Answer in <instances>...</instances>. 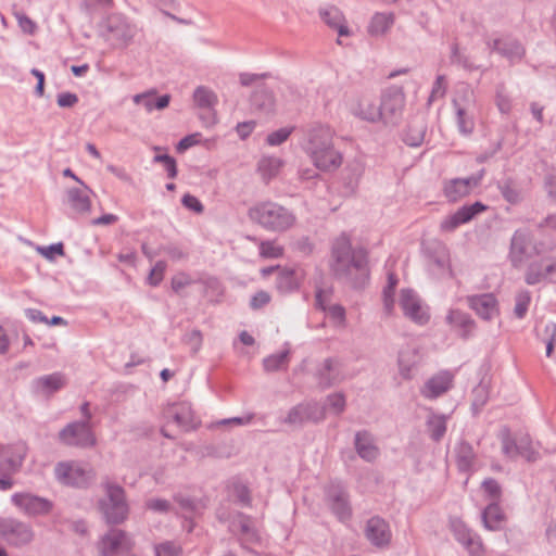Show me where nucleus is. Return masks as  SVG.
<instances>
[{
  "instance_id": "obj_55",
  "label": "nucleus",
  "mask_w": 556,
  "mask_h": 556,
  "mask_svg": "<svg viewBox=\"0 0 556 556\" xmlns=\"http://www.w3.org/2000/svg\"><path fill=\"white\" fill-rule=\"evenodd\" d=\"M155 556H181L182 547L173 542L165 541L154 546Z\"/></svg>"
},
{
  "instance_id": "obj_35",
  "label": "nucleus",
  "mask_w": 556,
  "mask_h": 556,
  "mask_svg": "<svg viewBox=\"0 0 556 556\" xmlns=\"http://www.w3.org/2000/svg\"><path fill=\"white\" fill-rule=\"evenodd\" d=\"M485 529L500 531L504 528L506 516L497 502H491L481 514Z\"/></svg>"
},
{
  "instance_id": "obj_46",
  "label": "nucleus",
  "mask_w": 556,
  "mask_h": 556,
  "mask_svg": "<svg viewBox=\"0 0 556 556\" xmlns=\"http://www.w3.org/2000/svg\"><path fill=\"white\" fill-rule=\"evenodd\" d=\"M353 114L364 121L375 123L380 121L379 108L377 109L375 104L362 101L354 109Z\"/></svg>"
},
{
  "instance_id": "obj_29",
  "label": "nucleus",
  "mask_w": 556,
  "mask_h": 556,
  "mask_svg": "<svg viewBox=\"0 0 556 556\" xmlns=\"http://www.w3.org/2000/svg\"><path fill=\"white\" fill-rule=\"evenodd\" d=\"M354 448L357 455L367 463H374L380 456V448L375 437L368 430H361L355 433Z\"/></svg>"
},
{
  "instance_id": "obj_28",
  "label": "nucleus",
  "mask_w": 556,
  "mask_h": 556,
  "mask_svg": "<svg viewBox=\"0 0 556 556\" xmlns=\"http://www.w3.org/2000/svg\"><path fill=\"white\" fill-rule=\"evenodd\" d=\"M454 375L448 370H442L428 379L421 389L424 397L434 400L452 389Z\"/></svg>"
},
{
  "instance_id": "obj_19",
  "label": "nucleus",
  "mask_w": 556,
  "mask_h": 556,
  "mask_svg": "<svg viewBox=\"0 0 556 556\" xmlns=\"http://www.w3.org/2000/svg\"><path fill=\"white\" fill-rule=\"evenodd\" d=\"M484 170L479 175L467 178H453L444 182L443 192L450 202H456L468 195L473 188L480 185Z\"/></svg>"
},
{
  "instance_id": "obj_47",
  "label": "nucleus",
  "mask_w": 556,
  "mask_h": 556,
  "mask_svg": "<svg viewBox=\"0 0 556 556\" xmlns=\"http://www.w3.org/2000/svg\"><path fill=\"white\" fill-rule=\"evenodd\" d=\"M393 24V17L390 14L377 13L372 16L368 26V31L371 35H382Z\"/></svg>"
},
{
  "instance_id": "obj_40",
  "label": "nucleus",
  "mask_w": 556,
  "mask_h": 556,
  "mask_svg": "<svg viewBox=\"0 0 556 556\" xmlns=\"http://www.w3.org/2000/svg\"><path fill=\"white\" fill-rule=\"evenodd\" d=\"M496 186L506 202L510 204H518L521 202V191L515 179L511 177H506L498 180Z\"/></svg>"
},
{
  "instance_id": "obj_17",
  "label": "nucleus",
  "mask_w": 556,
  "mask_h": 556,
  "mask_svg": "<svg viewBox=\"0 0 556 556\" xmlns=\"http://www.w3.org/2000/svg\"><path fill=\"white\" fill-rule=\"evenodd\" d=\"M325 418V407L317 402L301 403L292 407L285 422L289 425H303L307 421L319 422Z\"/></svg>"
},
{
  "instance_id": "obj_23",
  "label": "nucleus",
  "mask_w": 556,
  "mask_h": 556,
  "mask_svg": "<svg viewBox=\"0 0 556 556\" xmlns=\"http://www.w3.org/2000/svg\"><path fill=\"white\" fill-rule=\"evenodd\" d=\"M365 536L374 546L386 547L391 542L392 533L383 518L374 516L366 522Z\"/></svg>"
},
{
  "instance_id": "obj_12",
  "label": "nucleus",
  "mask_w": 556,
  "mask_h": 556,
  "mask_svg": "<svg viewBox=\"0 0 556 556\" xmlns=\"http://www.w3.org/2000/svg\"><path fill=\"white\" fill-rule=\"evenodd\" d=\"M485 43L491 52H495L502 58H505L510 64L521 62L526 54L523 45L511 35L489 38Z\"/></svg>"
},
{
  "instance_id": "obj_22",
  "label": "nucleus",
  "mask_w": 556,
  "mask_h": 556,
  "mask_svg": "<svg viewBox=\"0 0 556 556\" xmlns=\"http://www.w3.org/2000/svg\"><path fill=\"white\" fill-rule=\"evenodd\" d=\"M163 416L167 421L175 422L184 431L194 428V415L188 402L168 404L163 409Z\"/></svg>"
},
{
  "instance_id": "obj_42",
  "label": "nucleus",
  "mask_w": 556,
  "mask_h": 556,
  "mask_svg": "<svg viewBox=\"0 0 556 556\" xmlns=\"http://www.w3.org/2000/svg\"><path fill=\"white\" fill-rule=\"evenodd\" d=\"M282 166V161L276 156H263L258 161L257 169L265 181L276 177Z\"/></svg>"
},
{
  "instance_id": "obj_10",
  "label": "nucleus",
  "mask_w": 556,
  "mask_h": 556,
  "mask_svg": "<svg viewBox=\"0 0 556 556\" xmlns=\"http://www.w3.org/2000/svg\"><path fill=\"white\" fill-rule=\"evenodd\" d=\"M59 440L67 446L90 448L97 443L92 426H88L87 421H73L67 424L59 432Z\"/></svg>"
},
{
  "instance_id": "obj_3",
  "label": "nucleus",
  "mask_w": 556,
  "mask_h": 556,
  "mask_svg": "<svg viewBox=\"0 0 556 556\" xmlns=\"http://www.w3.org/2000/svg\"><path fill=\"white\" fill-rule=\"evenodd\" d=\"M101 486L104 496L99 500L98 507L104 520L109 525L123 523L129 513L124 488L109 478L102 481Z\"/></svg>"
},
{
  "instance_id": "obj_6",
  "label": "nucleus",
  "mask_w": 556,
  "mask_h": 556,
  "mask_svg": "<svg viewBox=\"0 0 556 556\" xmlns=\"http://www.w3.org/2000/svg\"><path fill=\"white\" fill-rule=\"evenodd\" d=\"M405 93L402 87L392 86L383 90L379 105L380 122L386 126H399L403 119Z\"/></svg>"
},
{
  "instance_id": "obj_33",
  "label": "nucleus",
  "mask_w": 556,
  "mask_h": 556,
  "mask_svg": "<svg viewBox=\"0 0 556 556\" xmlns=\"http://www.w3.org/2000/svg\"><path fill=\"white\" fill-rule=\"evenodd\" d=\"M303 275L293 268H281L276 278V288L282 293H291L299 289Z\"/></svg>"
},
{
  "instance_id": "obj_44",
  "label": "nucleus",
  "mask_w": 556,
  "mask_h": 556,
  "mask_svg": "<svg viewBox=\"0 0 556 556\" xmlns=\"http://www.w3.org/2000/svg\"><path fill=\"white\" fill-rule=\"evenodd\" d=\"M427 127L425 124H410L403 137V141L409 147H419L425 139Z\"/></svg>"
},
{
  "instance_id": "obj_26",
  "label": "nucleus",
  "mask_w": 556,
  "mask_h": 556,
  "mask_svg": "<svg viewBox=\"0 0 556 556\" xmlns=\"http://www.w3.org/2000/svg\"><path fill=\"white\" fill-rule=\"evenodd\" d=\"M466 301L468 306L484 320H491L498 314L497 299L493 293L468 295Z\"/></svg>"
},
{
  "instance_id": "obj_20",
  "label": "nucleus",
  "mask_w": 556,
  "mask_h": 556,
  "mask_svg": "<svg viewBox=\"0 0 556 556\" xmlns=\"http://www.w3.org/2000/svg\"><path fill=\"white\" fill-rule=\"evenodd\" d=\"M228 529L232 534L239 536L242 546L260 543L261 539L257 530L252 525V518L243 513L237 511L233 515Z\"/></svg>"
},
{
  "instance_id": "obj_7",
  "label": "nucleus",
  "mask_w": 556,
  "mask_h": 556,
  "mask_svg": "<svg viewBox=\"0 0 556 556\" xmlns=\"http://www.w3.org/2000/svg\"><path fill=\"white\" fill-rule=\"evenodd\" d=\"M421 247L428 271L435 278L451 277L447 247L439 240L424 241Z\"/></svg>"
},
{
  "instance_id": "obj_53",
  "label": "nucleus",
  "mask_w": 556,
  "mask_h": 556,
  "mask_svg": "<svg viewBox=\"0 0 556 556\" xmlns=\"http://www.w3.org/2000/svg\"><path fill=\"white\" fill-rule=\"evenodd\" d=\"M543 262L531 263L526 271L525 281L529 286H535L543 282Z\"/></svg>"
},
{
  "instance_id": "obj_9",
  "label": "nucleus",
  "mask_w": 556,
  "mask_h": 556,
  "mask_svg": "<svg viewBox=\"0 0 556 556\" xmlns=\"http://www.w3.org/2000/svg\"><path fill=\"white\" fill-rule=\"evenodd\" d=\"M453 106L455 109L456 124L459 132L465 136L472 134L475 129L473 91L468 86L459 89L457 96L453 99Z\"/></svg>"
},
{
  "instance_id": "obj_30",
  "label": "nucleus",
  "mask_w": 556,
  "mask_h": 556,
  "mask_svg": "<svg viewBox=\"0 0 556 556\" xmlns=\"http://www.w3.org/2000/svg\"><path fill=\"white\" fill-rule=\"evenodd\" d=\"M446 323L451 328L463 339H469L476 330V321L472 317L460 309H450L446 317Z\"/></svg>"
},
{
  "instance_id": "obj_61",
  "label": "nucleus",
  "mask_w": 556,
  "mask_h": 556,
  "mask_svg": "<svg viewBox=\"0 0 556 556\" xmlns=\"http://www.w3.org/2000/svg\"><path fill=\"white\" fill-rule=\"evenodd\" d=\"M166 270V263L164 261H157L148 276V283L152 287H156L161 283Z\"/></svg>"
},
{
  "instance_id": "obj_62",
  "label": "nucleus",
  "mask_w": 556,
  "mask_h": 556,
  "mask_svg": "<svg viewBox=\"0 0 556 556\" xmlns=\"http://www.w3.org/2000/svg\"><path fill=\"white\" fill-rule=\"evenodd\" d=\"M146 507L160 514H167L173 510L170 502L164 498H150L146 502Z\"/></svg>"
},
{
  "instance_id": "obj_18",
  "label": "nucleus",
  "mask_w": 556,
  "mask_h": 556,
  "mask_svg": "<svg viewBox=\"0 0 556 556\" xmlns=\"http://www.w3.org/2000/svg\"><path fill=\"white\" fill-rule=\"evenodd\" d=\"M488 206L482 202H475L470 205H463L454 214L445 217L441 224L440 229L445 232H452L460 225L466 224L473 219L477 215L486 211Z\"/></svg>"
},
{
  "instance_id": "obj_21",
  "label": "nucleus",
  "mask_w": 556,
  "mask_h": 556,
  "mask_svg": "<svg viewBox=\"0 0 556 556\" xmlns=\"http://www.w3.org/2000/svg\"><path fill=\"white\" fill-rule=\"evenodd\" d=\"M1 533L11 545L17 547L28 544L34 538L31 527L15 519H8L2 522Z\"/></svg>"
},
{
  "instance_id": "obj_52",
  "label": "nucleus",
  "mask_w": 556,
  "mask_h": 556,
  "mask_svg": "<svg viewBox=\"0 0 556 556\" xmlns=\"http://www.w3.org/2000/svg\"><path fill=\"white\" fill-rule=\"evenodd\" d=\"M258 250L263 258H279L283 255V248L270 240L261 241Z\"/></svg>"
},
{
  "instance_id": "obj_59",
  "label": "nucleus",
  "mask_w": 556,
  "mask_h": 556,
  "mask_svg": "<svg viewBox=\"0 0 556 556\" xmlns=\"http://www.w3.org/2000/svg\"><path fill=\"white\" fill-rule=\"evenodd\" d=\"M446 93V83L444 75H438L431 89V93L428 98V105H430L433 101L441 99Z\"/></svg>"
},
{
  "instance_id": "obj_63",
  "label": "nucleus",
  "mask_w": 556,
  "mask_h": 556,
  "mask_svg": "<svg viewBox=\"0 0 556 556\" xmlns=\"http://www.w3.org/2000/svg\"><path fill=\"white\" fill-rule=\"evenodd\" d=\"M293 250L303 256H308L314 251V243L307 236H302L292 242Z\"/></svg>"
},
{
  "instance_id": "obj_60",
  "label": "nucleus",
  "mask_w": 556,
  "mask_h": 556,
  "mask_svg": "<svg viewBox=\"0 0 556 556\" xmlns=\"http://www.w3.org/2000/svg\"><path fill=\"white\" fill-rule=\"evenodd\" d=\"M293 129H294V127H283L278 130H275L267 136L266 142L273 147L279 146V144L283 143L289 138V136L292 134Z\"/></svg>"
},
{
  "instance_id": "obj_2",
  "label": "nucleus",
  "mask_w": 556,
  "mask_h": 556,
  "mask_svg": "<svg viewBox=\"0 0 556 556\" xmlns=\"http://www.w3.org/2000/svg\"><path fill=\"white\" fill-rule=\"evenodd\" d=\"M303 132L302 149L318 169L333 172L341 166L343 156L334 148V131L328 125L314 123L307 126Z\"/></svg>"
},
{
  "instance_id": "obj_50",
  "label": "nucleus",
  "mask_w": 556,
  "mask_h": 556,
  "mask_svg": "<svg viewBox=\"0 0 556 556\" xmlns=\"http://www.w3.org/2000/svg\"><path fill=\"white\" fill-rule=\"evenodd\" d=\"M489 400V387L485 382L481 381L477 387L472 390V403L471 408L475 414L481 412L483 406L486 404Z\"/></svg>"
},
{
  "instance_id": "obj_27",
  "label": "nucleus",
  "mask_w": 556,
  "mask_h": 556,
  "mask_svg": "<svg viewBox=\"0 0 556 556\" xmlns=\"http://www.w3.org/2000/svg\"><path fill=\"white\" fill-rule=\"evenodd\" d=\"M318 386L328 389L341 381V362L334 357H328L316 368L314 374Z\"/></svg>"
},
{
  "instance_id": "obj_24",
  "label": "nucleus",
  "mask_w": 556,
  "mask_h": 556,
  "mask_svg": "<svg viewBox=\"0 0 556 556\" xmlns=\"http://www.w3.org/2000/svg\"><path fill=\"white\" fill-rule=\"evenodd\" d=\"M451 530L457 542L464 545L471 555L482 553V542L480 536L472 532L460 519L451 520Z\"/></svg>"
},
{
  "instance_id": "obj_58",
  "label": "nucleus",
  "mask_w": 556,
  "mask_h": 556,
  "mask_svg": "<svg viewBox=\"0 0 556 556\" xmlns=\"http://www.w3.org/2000/svg\"><path fill=\"white\" fill-rule=\"evenodd\" d=\"M328 317L330 320L337 327H344L345 326V308L340 304H333L330 305L326 309Z\"/></svg>"
},
{
  "instance_id": "obj_41",
  "label": "nucleus",
  "mask_w": 556,
  "mask_h": 556,
  "mask_svg": "<svg viewBox=\"0 0 556 556\" xmlns=\"http://www.w3.org/2000/svg\"><path fill=\"white\" fill-rule=\"evenodd\" d=\"M446 420L445 415L430 414L426 421L427 431L429 437L434 442H440L446 432Z\"/></svg>"
},
{
  "instance_id": "obj_49",
  "label": "nucleus",
  "mask_w": 556,
  "mask_h": 556,
  "mask_svg": "<svg viewBox=\"0 0 556 556\" xmlns=\"http://www.w3.org/2000/svg\"><path fill=\"white\" fill-rule=\"evenodd\" d=\"M518 456L526 458L527 462L533 463L540 458L539 452L533 447L529 435H522L518 439L517 447Z\"/></svg>"
},
{
  "instance_id": "obj_43",
  "label": "nucleus",
  "mask_w": 556,
  "mask_h": 556,
  "mask_svg": "<svg viewBox=\"0 0 556 556\" xmlns=\"http://www.w3.org/2000/svg\"><path fill=\"white\" fill-rule=\"evenodd\" d=\"M174 501L179 505L181 510L185 511L184 517L189 521L188 531H191L193 527L191 517L198 511L199 503L193 497L182 494H176Z\"/></svg>"
},
{
  "instance_id": "obj_36",
  "label": "nucleus",
  "mask_w": 556,
  "mask_h": 556,
  "mask_svg": "<svg viewBox=\"0 0 556 556\" xmlns=\"http://www.w3.org/2000/svg\"><path fill=\"white\" fill-rule=\"evenodd\" d=\"M155 90H150L143 93L135 94L132 100L136 104H142L148 112H152L154 109L163 110L167 108L170 102V96L163 94L155 97Z\"/></svg>"
},
{
  "instance_id": "obj_32",
  "label": "nucleus",
  "mask_w": 556,
  "mask_h": 556,
  "mask_svg": "<svg viewBox=\"0 0 556 556\" xmlns=\"http://www.w3.org/2000/svg\"><path fill=\"white\" fill-rule=\"evenodd\" d=\"M251 105L263 114L273 113L276 106L273 91L265 85L258 86L251 96Z\"/></svg>"
},
{
  "instance_id": "obj_25",
  "label": "nucleus",
  "mask_w": 556,
  "mask_h": 556,
  "mask_svg": "<svg viewBox=\"0 0 556 556\" xmlns=\"http://www.w3.org/2000/svg\"><path fill=\"white\" fill-rule=\"evenodd\" d=\"M531 241L529 235L522 230H516L510 240L509 261L515 268H519L531 256Z\"/></svg>"
},
{
  "instance_id": "obj_4",
  "label": "nucleus",
  "mask_w": 556,
  "mask_h": 556,
  "mask_svg": "<svg viewBox=\"0 0 556 556\" xmlns=\"http://www.w3.org/2000/svg\"><path fill=\"white\" fill-rule=\"evenodd\" d=\"M252 220L269 231L282 232L295 223V216L285 206L266 201L256 204L249 213Z\"/></svg>"
},
{
  "instance_id": "obj_48",
  "label": "nucleus",
  "mask_w": 556,
  "mask_h": 556,
  "mask_svg": "<svg viewBox=\"0 0 556 556\" xmlns=\"http://www.w3.org/2000/svg\"><path fill=\"white\" fill-rule=\"evenodd\" d=\"M289 363V351L285 350L264 358L263 366L266 371H277L287 367Z\"/></svg>"
},
{
  "instance_id": "obj_13",
  "label": "nucleus",
  "mask_w": 556,
  "mask_h": 556,
  "mask_svg": "<svg viewBox=\"0 0 556 556\" xmlns=\"http://www.w3.org/2000/svg\"><path fill=\"white\" fill-rule=\"evenodd\" d=\"M134 547V541L128 533L121 529H111L104 534L98 549L101 556H118L123 552H130Z\"/></svg>"
},
{
  "instance_id": "obj_54",
  "label": "nucleus",
  "mask_w": 556,
  "mask_h": 556,
  "mask_svg": "<svg viewBox=\"0 0 556 556\" xmlns=\"http://www.w3.org/2000/svg\"><path fill=\"white\" fill-rule=\"evenodd\" d=\"M514 314L517 318L522 319L527 315L531 302V294L528 290L520 291L515 299Z\"/></svg>"
},
{
  "instance_id": "obj_51",
  "label": "nucleus",
  "mask_w": 556,
  "mask_h": 556,
  "mask_svg": "<svg viewBox=\"0 0 556 556\" xmlns=\"http://www.w3.org/2000/svg\"><path fill=\"white\" fill-rule=\"evenodd\" d=\"M495 104L502 114H508L511 110V99L507 92L506 86L503 83L496 85Z\"/></svg>"
},
{
  "instance_id": "obj_37",
  "label": "nucleus",
  "mask_w": 556,
  "mask_h": 556,
  "mask_svg": "<svg viewBox=\"0 0 556 556\" xmlns=\"http://www.w3.org/2000/svg\"><path fill=\"white\" fill-rule=\"evenodd\" d=\"M65 386V379L63 374L53 372L50 375H46L37 378L34 381V389L36 392H41L45 394H51Z\"/></svg>"
},
{
  "instance_id": "obj_31",
  "label": "nucleus",
  "mask_w": 556,
  "mask_h": 556,
  "mask_svg": "<svg viewBox=\"0 0 556 556\" xmlns=\"http://www.w3.org/2000/svg\"><path fill=\"white\" fill-rule=\"evenodd\" d=\"M319 16L330 28L336 29L340 37L350 35L344 15L337 7L329 5L321 8L319 10Z\"/></svg>"
},
{
  "instance_id": "obj_14",
  "label": "nucleus",
  "mask_w": 556,
  "mask_h": 556,
  "mask_svg": "<svg viewBox=\"0 0 556 556\" xmlns=\"http://www.w3.org/2000/svg\"><path fill=\"white\" fill-rule=\"evenodd\" d=\"M193 102L197 108L204 111L199 115L204 126L210 127L217 123L215 106L218 98L212 89L205 86L197 87L193 91Z\"/></svg>"
},
{
  "instance_id": "obj_64",
  "label": "nucleus",
  "mask_w": 556,
  "mask_h": 556,
  "mask_svg": "<svg viewBox=\"0 0 556 556\" xmlns=\"http://www.w3.org/2000/svg\"><path fill=\"white\" fill-rule=\"evenodd\" d=\"M543 262V282L556 283V258L542 260Z\"/></svg>"
},
{
  "instance_id": "obj_8",
  "label": "nucleus",
  "mask_w": 556,
  "mask_h": 556,
  "mask_svg": "<svg viewBox=\"0 0 556 556\" xmlns=\"http://www.w3.org/2000/svg\"><path fill=\"white\" fill-rule=\"evenodd\" d=\"M325 503L332 515L341 522L352 518V505L348 489L340 482H330L325 488Z\"/></svg>"
},
{
  "instance_id": "obj_16",
  "label": "nucleus",
  "mask_w": 556,
  "mask_h": 556,
  "mask_svg": "<svg viewBox=\"0 0 556 556\" xmlns=\"http://www.w3.org/2000/svg\"><path fill=\"white\" fill-rule=\"evenodd\" d=\"M400 306L404 316L418 325H426L430 319L427 308L422 307L418 294L412 289L402 290Z\"/></svg>"
},
{
  "instance_id": "obj_39",
  "label": "nucleus",
  "mask_w": 556,
  "mask_h": 556,
  "mask_svg": "<svg viewBox=\"0 0 556 556\" xmlns=\"http://www.w3.org/2000/svg\"><path fill=\"white\" fill-rule=\"evenodd\" d=\"M400 374L404 379L412 378V369L418 364L417 351L413 348H406L400 351L397 357Z\"/></svg>"
},
{
  "instance_id": "obj_11",
  "label": "nucleus",
  "mask_w": 556,
  "mask_h": 556,
  "mask_svg": "<svg viewBox=\"0 0 556 556\" xmlns=\"http://www.w3.org/2000/svg\"><path fill=\"white\" fill-rule=\"evenodd\" d=\"M58 481L75 488H87L94 479L91 468L67 463H59L54 469Z\"/></svg>"
},
{
  "instance_id": "obj_1",
  "label": "nucleus",
  "mask_w": 556,
  "mask_h": 556,
  "mask_svg": "<svg viewBox=\"0 0 556 556\" xmlns=\"http://www.w3.org/2000/svg\"><path fill=\"white\" fill-rule=\"evenodd\" d=\"M330 270L337 279L354 288L364 287L368 279V258L364 249H353L346 233H341L331 245Z\"/></svg>"
},
{
  "instance_id": "obj_45",
  "label": "nucleus",
  "mask_w": 556,
  "mask_h": 556,
  "mask_svg": "<svg viewBox=\"0 0 556 556\" xmlns=\"http://www.w3.org/2000/svg\"><path fill=\"white\" fill-rule=\"evenodd\" d=\"M450 61L451 64L460 66L469 72L478 70V66L472 62L470 56L460 51L458 43L456 42L451 46Z\"/></svg>"
},
{
  "instance_id": "obj_57",
  "label": "nucleus",
  "mask_w": 556,
  "mask_h": 556,
  "mask_svg": "<svg viewBox=\"0 0 556 556\" xmlns=\"http://www.w3.org/2000/svg\"><path fill=\"white\" fill-rule=\"evenodd\" d=\"M481 486L485 494L492 500V502L498 503L502 495V488L495 479H484L481 483Z\"/></svg>"
},
{
  "instance_id": "obj_34",
  "label": "nucleus",
  "mask_w": 556,
  "mask_h": 556,
  "mask_svg": "<svg viewBox=\"0 0 556 556\" xmlns=\"http://www.w3.org/2000/svg\"><path fill=\"white\" fill-rule=\"evenodd\" d=\"M83 188H70L66 191L68 205L77 213H87L90 211L91 202L89 194L91 190L84 184Z\"/></svg>"
},
{
  "instance_id": "obj_15",
  "label": "nucleus",
  "mask_w": 556,
  "mask_h": 556,
  "mask_svg": "<svg viewBox=\"0 0 556 556\" xmlns=\"http://www.w3.org/2000/svg\"><path fill=\"white\" fill-rule=\"evenodd\" d=\"M11 500L15 506L31 517L47 516L53 509V503L50 500L30 493H15Z\"/></svg>"
},
{
  "instance_id": "obj_38",
  "label": "nucleus",
  "mask_w": 556,
  "mask_h": 556,
  "mask_svg": "<svg viewBox=\"0 0 556 556\" xmlns=\"http://www.w3.org/2000/svg\"><path fill=\"white\" fill-rule=\"evenodd\" d=\"M455 454L459 471H469L476 459V453L471 444L466 441L459 442L455 448Z\"/></svg>"
},
{
  "instance_id": "obj_56",
  "label": "nucleus",
  "mask_w": 556,
  "mask_h": 556,
  "mask_svg": "<svg viewBox=\"0 0 556 556\" xmlns=\"http://www.w3.org/2000/svg\"><path fill=\"white\" fill-rule=\"evenodd\" d=\"M502 451L509 458H516L518 456V439L511 438L509 430L505 429L501 435Z\"/></svg>"
},
{
  "instance_id": "obj_5",
  "label": "nucleus",
  "mask_w": 556,
  "mask_h": 556,
  "mask_svg": "<svg viewBox=\"0 0 556 556\" xmlns=\"http://www.w3.org/2000/svg\"><path fill=\"white\" fill-rule=\"evenodd\" d=\"M137 28L121 14H112L103 22L101 36L112 48L127 47L136 36Z\"/></svg>"
}]
</instances>
